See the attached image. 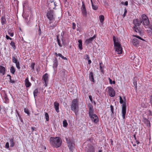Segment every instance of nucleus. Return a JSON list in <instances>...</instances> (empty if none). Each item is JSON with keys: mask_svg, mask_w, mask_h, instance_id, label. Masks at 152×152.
Wrapping results in <instances>:
<instances>
[{"mask_svg": "<svg viewBox=\"0 0 152 152\" xmlns=\"http://www.w3.org/2000/svg\"><path fill=\"white\" fill-rule=\"evenodd\" d=\"M49 143L50 145L55 148L60 147L62 143V140L61 138L59 137H51L50 138Z\"/></svg>", "mask_w": 152, "mask_h": 152, "instance_id": "f257e3e1", "label": "nucleus"}, {"mask_svg": "<svg viewBox=\"0 0 152 152\" xmlns=\"http://www.w3.org/2000/svg\"><path fill=\"white\" fill-rule=\"evenodd\" d=\"M113 41L114 42V48L115 51L118 54H121L123 51L120 42L118 40L116 41L115 36L113 37Z\"/></svg>", "mask_w": 152, "mask_h": 152, "instance_id": "f03ea898", "label": "nucleus"}, {"mask_svg": "<svg viewBox=\"0 0 152 152\" xmlns=\"http://www.w3.org/2000/svg\"><path fill=\"white\" fill-rule=\"evenodd\" d=\"M142 23V25L145 28H148L150 27L152 29V24L150 23L149 19L147 16L144 14H142L141 16Z\"/></svg>", "mask_w": 152, "mask_h": 152, "instance_id": "7ed1b4c3", "label": "nucleus"}, {"mask_svg": "<svg viewBox=\"0 0 152 152\" xmlns=\"http://www.w3.org/2000/svg\"><path fill=\"white\" fill-rule=\"evenodd\" d=\"M124 100L122 99V97L121 96H119L120 102L121 104H123L121 113L123 118L124 119L125 118L126 113V101L125 97H124Z\"/></svg>", "mask_w": 152, "mask_h": 152, "instance_id": "20e7f679", "label": "nucleus"}, {"mask_svg": "<svg viewBox=\"0 0 152 152\" xmlns=\"http://www.w3.org/2000/svg\"><path fill=\"white\" fill-rule=\"evenodd\" d=\"M78 101L77 99H74L72 102L71 110L74 111L75 115H77L78 111Z\"/></svg>", "mask_w": 152, "mask_h": 152, "instance_id": "39448f33", "label": "nucleus"}, {"mask_svg": "<svg viewBox=\"0 0 152 152\" xmlns=\"http://www.w3.org/2000/svg\"><path fill=\"white\" fill-rule=\"evenodd\" d=\"M47 16L49 20V23L51 24L54 20L55 18L53 17V12L51 10H50L48 11L47 13Z\"/></svg>", "mask_w": 152, "mask_h": 152, "instance_id": "423d86ee", "label": "nucleus"}, {"mask_svg": "<svg viewBox=\"0 0 152 152\" xmlns=\"http://www.w3.org/2000/svg\"><path fill=\"white\" fill-rule=\"evenodd\" d=\"M82 6L81 8L82 13L83 16L86 17L87 16V12L86 6L84 1H82Z\"/></svg>", "mask_w": 152, "mask_h": 152, "instance_id": "0eeeda50", "label": "nucleus"}, {"mask_svg": "<svg viewBox=\"0 0 152 152\" xmlns=\"http://www.w3.org/2000/svg\"><path fill=\"white\" fill-rule=\"evenodd\" d=\"M107 88L108 89V91L109 96L111 97L114 96L115 92L113 88L111 87H108Z\"/></svg>", "mask_w": 152, "mask_h": 152, "instance_id": "6e6552de", "label": "nucleus"}, {"mask_svg": "<svg viewBox=\"0 0 152 152\" xmlns=\"http://www.w3.org/2000/svg\"><path fill=\"white\" fill-rule=\"evenodd\" d=\"M42 80L43 81V83H44V86L46 87L47 86V83L48 80V76L47 73L45 74L42 76Z\"/></svg>", "mask_w": 152, "mask_h": 152, "instance_id": "1a4fd4ad", "label": "nucleus"}, {"mask_svg": "<svg viewBox=\"0 0 152 152\" xmlns=\"http://www.w3.org/2000/svg\"><path fill=\"white\" fill-rule=\"evenodd\" d=\"M86 152H95V148L91 145H87L85 149Z\"/></svg>", "mask_w": 152, "mask_h": 152, "instance_id": "9d476101", "label": "nucleus"}, {"mask_svg": "<svg viewBox=\"0 0 152 152\" xmlns=\"http://www.w3.org/2000/svg\"><path fill=\"white\" fill-rule=\"evenodd\" d=\"M89 117L91 118L92 121L95 123H97L99 121L98 117L95 114L89 116Z\"/></svg>", "mask_w": 152, "mask_h": 152, "instance_id": "9b49d317", "label": "nucleus"}, {"mask_svg": "<svg viewBox=\"0 0 152 152\" xmlns=\"http://www.w3.org/2000/svg\"><path fill=\"white\" fill-rule=\"evenodd\" d=\"M142 121L144 124H146V126L148 127H150L151 126V123L145 117H142Z\"/></svg>", "mask_w": 152, "mask_h": 152, "instance_id": "f8f14e48", "label": "nucleus"}, {"mask_svg": "<svg viewBox=\"0 0 152 152\" xmlns=\"http://www.w3.org/2000/svg\"><path fill=\"white\" fill-rule=\"evenodd\" d=\"M142 23V20L138 19H136L133 20V23L134 25V27L139 26Z\"/></svg>", "mask_w": 152, "mask_h": 152, "instance_id": "ddd939ff", "label": "nucleus"}, {"mask_svg": "<svg viewBox=\"0 0 152 152\" xmlns=\"http://www.w3.org/2000/svg\"><path fill=\"white\" fill-rule=\"evenodd\" d=\"M66 72V70L62 69L60 71V72L58 73V75H59L61 77H65V73Z\"/></svg>", "mask_w": 152, "mask_h": 152, "instance_id": "4468645a", "label": "nucleus"}, {"mask_svg": "<svg viewBox=\"0 0 152 152\" xmlns=\"http://www.w3.org/2000/svg\"><path fill=\"white\" fill-rule=\"evenodd\" d=\"M88 107L89 108V116L94 114L93 113L94 110L92 105L91 104H90L88 105Z\"/></svg>", "mask_w": 152, "mask_h": 152, "instance_id": "2eb2a0df", "label": "nucleus"}, {"mask_svg": "<svg viewBox=\"0 0 152 152\" xmlns=\"http://www.w3.org/2000/svg\"><path fill=\"white\" fill-rule=\"evenodd\" d=\"M95 38V36H94L93 37H90L88 39H86L85 41V43L86 45H88L90 43H92L93 40Z\"/></svg>", "mask_w": 152, "mask_h": 152, "instance_id": "dca6fc26", "label": "nucleus"}, {"mask_svg": "<svg viewBox=\"0 0 152 152\" xmlns=\"http://www.w3.org/2000/svg\"><path fill=\"white\" fill-rule=\"evenodd\" d=\"M25 85L26 88L29 87L31 85V83L29 81L28 77L25 79Z\"/></svg>", "mask_w": 152, "mask_h": 152, "instance_id": "f3484780", "label": "nucleus"}, {"mask_svg": "<svg viewBox=\"0 0 152 152\" xmlns=\"http://www.w3.org/2000/svg\"><path fill=\"white\" fill-rule=\"evenodd\" d=\"M68 146L69 148V150L72 151L73 150V148L74 147L75 144L72 141L71 142H69L68 144Z\"/></svg>", "mask_w": 152, "mask_h": 152, "instance_id": "a211bd4d", "label": "nucleus"}, {"mask_svg": "<svg viewBox=\"0 0 152 152\" xmlns=\"http://www.w3.org/2000/svg\"><path fill=\"white\" fill-rule=\"evenodd\" d=\"M54 107L55 110L57 113H59V104L56 102H54Z\"/></svg>", "mask_w": 152, "mask_h": 152, "instance_id": "6ab92c4d", "label": "nucleus"}, {"mask_svg": "<svg viewBox=\"0 0 152 152\" xmlns=\"http://www.w3.org/2000/svg\"><path fill=\"white\" fill-rule=\"evenodd\" d=\"M6 72V69L3 66H0V73L2 75H4Z\"/></svg>", "mask_w": 152, "mask_h": 152, "instance_id": "aec40b11", "label": "nucleus"}, {"mask_svg": "<svg viewBox=\"0 0 152 152\" xmlns=\"http://www.w3.org/2000/svg\"><path fill=\"white\" fill-rule=\"evenodd\" d=\"M57 6L55 2L54 1L51 2L50 4H49V8L50 9H54Z\"/></svg>", "mask_w": 152, "mask_h": 152, "instance_id": "412c9836", "label": "nucleus"}, {"mask_svg": "<svg viewBox=\"0 0 152 152\" xmlns=\"http://www.w3.org/2000/svg\"><path fill=\"white\" fill-rule=\"evenodd\" d=\"M133 44L135 46H137L139 45V40L136 38L134 39L132 41Z\"/></svg>", "mask_w": 152, "mask_h": 152, "instance_id": "4be33fe9", "label": "nucleus"}, {"mask_svg": "<svg viewBox=\"0 0 152 152\" xmlns=\"http://www.w3.org/2000/svg\"><path fill=\"white\" fill-rule=\"evenodd\" d=\"M17 59V57L16 55H12V61L13 63H15L18 61Z\"/></svg>", "mask_w": 152, "mask_h": 152, "instance_id": "5701e85b", "label": "nucleus"}, {"mask_svg": "<svg viewBox=\"0 0 152 152\" xmlns=\"http://www.w3.org/2000/svg\"><path fill=\"white\" fill-rule=\"evenodd\" d=\"M89 78L90 81H91L93 82H94V79L93 73L92 72H90L89 73Z\"/></svg>", "mask_w": 152, "mask_h": 152, "instance_id": "b1692460", "label": "nucleus"}, {"mask_svg": "<svg viewBox=\"0 0 152 152\" xmlns=\"http://www.w3.org/2000/svg\"><path fill=\"white\" fill-rule=\"evenodd\" d=\"M9 142L10 144V146L11 147H13L15 145L14 140L13 138H11L9 140Z\"/></svg>", "mask_w": 152, "mask_h": 152, "instance_id": "393cba45", "label": "nucleus"}, {"mask_svg": "<svg viewBox=\"0 0 152 152\" xmlns=\"http://www.w3.org/2000/svg\"><path fill=\"white\" fill-rule=\"evenodd\" d=\"M1 23L2 25H4L6 23V19L5 16H2L1 18Z\"/></svg>", "mask_w": 152, "mask_h": 152, "instance_id": "a878e982", "label": "nucleus"}, {"mask_svg": "<svg viewBox=\"0 0 152 152\" xmlns=\"http://www.w3.org/2000/svg\"><path fill=\"white\" fill-rule=\"evenodd\" d=\"M78 42H79L78 47L79 48L80 50H82L83 49L82 41L80 39L78 41Z\"/></svg>", "mask_w": 152, "mask_h": 152, "instance_id": "bb28decb", "label": "nucleus"}, {"mask_svg": "<svg viewBox=\"0 0 152 152\" xmlns=\"http://www.w3.org/2000/svg\"><path fill=\"white\" fill-rule=\"evenodd\" d=\"M133 29L136 32L140 33L141 32L140 28L138 27H134Z\"/></svg>", "mask_w": 152, "mask_h": 152, "instance_id": "cd10ccee", "label": "nucleus"}, {"mask_svg": "<svg viewBox=\"0 0 152 152\" xmlns=\"http://www.w3.org/2000/svg\"><path fill=\"white\" fill-rule=\"evenodd\" d=\"M38 93V88H36L34 91L33 92L34 96L35 98L36 96H37Z\"/></svg>", "mask_w": 152, "mask_h": 152, "instance_id": "c85d7f7f", "label": "nucleus"}, {"mask_svg": "<svg viewBox=\"0 0 152 152\" xmlns=\"http://www.w3.org/2000/svg\"><path fill=\"white\" fill-rule=\"evenodd\" d=\"M58 23V22L55 21L53 24L50 26V27L52 28H54L57 26Z\"/></svg>", "mask_w": 152, "mask_h": 152, "instance_id": "c756f323", "label": "nucleus"}, {"mask_svg": "<svg viewBox=\"0 0 152 152\" xmlns=\"http://www.w3.org/2000/svg\"><path fill=\"white\" fill-rule=\"evenodd\" d=\"M10 71L11 73L14 74L15 71V69L13 66H12L11 67Z\"/></svg>", "mask_w": 152, "mask_h": 152, "instance_id": "7c9ffc66", "label": "nucleus"}, {"mask_svg": "<svg viewBox=\"0 0 152 152\" xmlns=\"http://www.w3.org/2000/svg\"><path fill=\"white\" fill-rule=\"evenodd\" d=\"M99 19L100 22L103 23L104 20V17L103 15H101L99 16Z\"/></svg>", "mask_w": 152, "mask_h": 152, "instance_id": "2f4dec72", "label": "nucleus"}, {"mask_svg": "<svg viewBox=\"0 0 152 152\" xmlns=\"http://www.w3.org/2000/svg\"><path fill=\"white\" fill-rule=\"evenodd\" d=\"M57 39L58 45L60 47H62V45L61 42V41L59 39V37L58 36H57Z\"/></svg>", "mask_w": 152, "mask_h": 152, "instance_id": "473e14b6", "label": "nucleus"}, {"mask_svg": "<svg viewBox=\"0 0 152 152\" xmlns=\"http://www.w3.org/2000/svg\"><path fill=\"white\" fill-rule=\"evenodd\" d=\"M10 45L12 47L14 50L15 49L16 46L15 43L13 41H12L10 43Z\"/></svg>", "mask_w": 152, "mask_h": 152, "instance_id": "72a5a7b5", "label": "nucleus"}, {"mask_svg": "<svg viewBox=\"0 0 152 152\" xmlns=\"http://www.w3.org/2000/svg\"><path fill=\"white\" fill-rule=\"evenodd\" d=\"M63 126L64 127H66L68 125V124H67V122L66 120H64L63 121Z\"/></svg>", "mask_w": 152, "mask_h": 152, "instance_id": "f704fd0d", "label": "nucleus"}, {"mask_svg": "<svg viewBox=\"0 0 152 152\" xmlns=\"http://www.w3.org/2000/svg\"><path fill=\"white\" fill-rule=\"evenodd\" d=\"M148 28L149 29H147L146 30V31H147L149 35H151L152 34V29L150 27H149Z\"/></svg>", "mask_w": 152, "mask_h": 152, "instance_id": "c9c22d12", "label": "nucleus"}, {"mask_svg": "<svg viewBox=\"0 0 152 152\" xmlns=\"http://www.w3.org/2000/svg\"><path fill=\"white\" fill-rule=\"evenodd\" d=\"M16 64V66L17 68L18 69H20V63L19 61L17 62L16 63H15Z\"/></svg>", "mask_w": 152, "mask_h": 152, "instance_id": "e433bc0d", "label": "nucleus"}, {"mask_svg": "<svg viewBox=\"0 0 152 152\" xmlns=\"http://www.w3.org/2000/svg\"><path fill=\"white\" fill-rule=\"evenodd\" d=\"M58 56H59L61 57L62 59L64 60H67V58L66 57H64L62 56V55L61 53H58Z\"/></svg>", "mask_w": 152, "mask_h": 152, "instance_id": "4c0bfd02", "label": "nucleus"}, {"mask_svg": "<svg viewBox=\"0 0 152 152\" xmlns=\"http://www.w3.org/2000/svg\"><path fill=\"white\" fill-rule=\"evenodd\" d=\"M45 116L47 121H48L49 119V117L48 114L47 113H46L45 114Z\"/></svg>", "mask_w": 152, "mask_h": 152, "instance_id": "58836bf2", "label": "nucleus"}, {"mask_svg": "<svg viewBox=\"0 0 152 152\" xmlns=\"http://www.w3.org/2000/svg\"><path fill=\"white\" fill-rule=\"evenodd\" d=\"M92 9L94 10H97L98 9V7L96 5H95L94 4H93L92 6Z\"/></svg>", "mask_w": 152, "mask_h": 152, "instance_id": "ea45409f", "label": "nucleus"}, {"mask_svg": "<svg viewBox=\"0 0 152 152\" xmlns=\"http://www.w3.org/2000/svg\"><path fill=\"white\" fill-rule=\"evenodd\" d=\"M64 33H65V32L64 31H62V32L61 33V36L62 37L61 40L62 41V43L63 44H64V42L63 40V36L64 35Z\"/></svg>", "mask_w": 152, "mask_h": 152, "instance_id": "a19ab883", "label": "nucleus"}, {"mask_svg": "<svg viewBox=\"0 0 152 152\" xmlns=\"http://www.w3.org/2000/svg\"><path fill=\"white\" fill-rule=\"evenodd\" d=\"M133 85L135 87L136 90H137V82L136 81H134L133 82Z\"/></svg>", "mask_w": 152, "mask_h": 152, "instance_id": "79ce46f5", "label": "nucleus"}, {"mask_svg": "<svg viewBox=\"0 0 152 152\" xmlns=\"http://www.w3.org/2000/svg\"><path fill=\"white\" fill-rule=\"evenodd\" d=\"M54 63L53 64V67L56 68H57L58 65L57 61H55L54 62Z\"/></svg>", "mask_w": 152, "mask_h": 152, "instance_id": "37998d69", "label": "nucleus"}, {"mask_svg": "<svg viewBox=\"0 0 152 152\" xmlns=\"http://www.w3.org/2000/svg\"><path fill=\"white\" fill-rule=\"evenodd\" d=\"M35 65V64L34 63H33L31 64V68L33 70H34Z\"/></svg>", "mask_w": 152, "mask_h": 152, "instance_id": "c03bdc74", "label": "nucleus"}, {"mask_svg": "<svg viewBox=\"0 0 152 152\" xmlns=\"http://www.w3.org/2000/svg\"><path fill=\"white\" fill-rule=\"evenodd\" d=\"M24 112L26 113L28 115H29V114L30 113H29V110H28V109H26V108H24Z\"/></svg>", "mask_w": 152, "mask_h": 152, "instance_id": "a18cd8bd", "label": "nucleus"}, {"mask_svg": "<svg viewBox=\"0 0 152 152\" xmlns=\"http://www.w3.org/2000/svg\"><path fill=\"white\" fill-rule=\"evenodd\" d=\"M5 148L7 149H8L9 148V142H6L5 146Z\"/></svg>", "mask_w": 152, "mask_h": 152, "instance_id": "49530a36", "label": "nucleus"}, {"mask_svg": "<svg viewBox=\"0 0 152 152\" xmlns=\"http://www.w3.org/2000/svg\"><path fill=\"white\" fill-rule=\"evenodd\" d=\"M109 83L110 84H115V81H112V80L110 79V78H109Z\"/></svg>", "mask_w": 152, "mask_h": 152, "instance_id": "de8ad7c7", "label": "nucleus"}, {"mask_svg": "<svg viewBox=\"0 0 152 152\" xmlns=\"http://www.w3.org/2000/svg\"><path fill=\"white\" fill-rule=\"evenodd\" d=\"M99 65L100 66V70L101 69H103V64L102 62H100L99 63Z\"/></svg>", "mask_w": 152, "mask_h": 152, "instance_id": "09e8293b", "label": "nucleus"}, {"mask_svg": "<svg viewBox=\"0 0 152 152\" xmlns=\"http://www.w3.org/2000/svg\"><path fill=\"white\" fill-rule=\"evenodd\" d=\"M66 142L67 144L72 142L71 141L70 139L69 138H66Z\"/></svg>", "mask_w": 152, "mask_h": 152, "instance_id": "8fccbe9b", "label": "nucleus"}, {"mask_svg": "<svg viewBox=\"0 0 152 152\" xmlns=\"http://www.w3.org/2000/svg\"><path fill=\"white\" fill-rule=\"evenodd\" d=\"M110 108H111V111L112 112V114H113L114 113V109L112 105H111L110 106Z\"/></svg>", "mask_w": 152, "mask_h": 152, "instance_id": "3c124183", "label": "nucleus"}, {"mask_svg": "<svg viewBox=\"0 0 152 152\" xmlns=\"http://www.w3.org/2000/svg\"><path fill=\"white\" fill-rule=\"evenodd\" d=\"M127 12V11L126 9H125L124 10V13L123 15V16L124 18L126 16V14Z\"/></svg>", "mask_w": 152, "mask_h": 152, "instance_id": "603ef678", "label": "nucleus"}, {"mask_svg": "<svg viewBox=\"0 0 152 152\" xmlns=\"http://www.w3.org/2000/svg\"><path fill=\"white\" fill-rule=\"evenodd\" d=\"M84 58H85L86 59H89V58L88 55L87 54H86L84 56Z\"/></svg>", "mask_w": 152, "mask_h": 152, "instance_id": "864d4df0", "label": "nucleus"}, {"mask_svg": "<svg viewBox=\"0 0 152 152\" xmlns=\"http://www.w3.org/2000/svg\"><path fill=\"white\" fill-rule=\"evenodd\" d=\"M41 34H42V31H41V30L40 28V27H39V29L38 30V34L40 36Z\"/></svg>", "mask_w": 152, "mask_h": 152, "instance_id": "5fc2aeb1", "label": "nucleus"}, {"mask_svg": "<svg viewBox=\"0 0 152 152\" xmlns=\"http://www.w3.org/2000/svg\"><path fill=\"white\" fill-rule=\"evenodd\" d=\"M73 29H75L76 28V24L75 23H72Z\"/></svg>", "mask_w": 152, "mask_h": 152, "instance_id": "6e6d98bb", "label": "nucleus"}, {"mask_svg": "<svg viewBox=\"0 0 152 152\" xmlns=\"http://www.w3.org/2000/svg\"><path fill=\"white\" fill-rule=\"evenodd\" d=\"M6 39H10V40H11L12 39V38H11V37H10L8 35H6Z\"/></svg>", "mask_w": 152, "mask_h": 152, "instance_id": "4d7b16f0", "label": "nucleus"}, {"mask_svg": "<svg viewBox=\"0 0 152 152\" xmlns=\"http://www.w3.org/2000/svg\"><path fill=\"white\" fill-rule=\"evenodd\" d=\"M9 82H10V83H15V81L14 80H12L11 79V78H10V81Z\"/></svg>", "mask_w": 152, "mask_h": 152, "instance_id": "13d9d810", "label": "nucleus"}, {"mask_svg": "<svg viewBox=\"0 0 152 152\" xmlns=\"http://www.w3.org/2000/svg\"><path fill=\"white\" fill-rule=\"evenodd\" d=\"M148 114L149 115L152 116V112L151 110H149L148 111Z\"/></svg>", "mask_w": 152, "mask_h": 152, "instance_id": "bf43d9fd", "label": "nucleus"}, {"mask_svg": "<svg viewBox=\"0 0 152 152\" xmlns=\"http://www.w3.org/2000/svg\"><path fill=\"white\" fill-rule=\"evenodd\" d=\"M9 34L10 35L11 37H12L14 35V34L13 33H9Z\"/></svg>", "mask_w": 152, "mask_h": 152, "instance_id": "052dcab7", "label": "nucleus"}, {"mask_svg": "<svg viewBox=\"0 0 152 152\" xmlns=\"http://www.w3.org/2000/svg\"><path fill=\"white\" fill-rule=\"evenodd\" d=\"M89 98L90 100L92 102L93 99H92V96L91 95H89Z\"/></svg>", "mask_w": 152, "mask_h": 152, "instance_id": "680f3d73", "label": "nucleus"}, {"mask_svg": "<svg viewBox=\"0 0 152 152\" xmlns=\"http://www.w3.org/2000/svg\"><path fill=\"white\" fill-rule=\"evenodd\" d=\"M5 100H6V103H8V101H9V99H8V98L6 97H5Z\"/></svg>", "mask_w": 152, "mask_h": 152, "instance_id": "e2e57ef3", "label": "nucleus"}, {"mask_svg": "<svg viewBox=\"0 0 152 152\" xmlns=\"http://www.w3.org/2000/svg\"><path fill=\"white\" fill-rule=\"evenodd\" d=\"M136 37L138 38L139 39H140L141 40H144V39H142V38H141L140 37H139V36H136Z\"/></svg>", "mask_w": 152, "mask_h": 152, "instance_id": "0e129e2a", "label": "nucleus"}, {"mask_svg": "<svg viewBox=\"0 0 152 152\" xmlns=\"http://www.w3.org/2000/svg\"><path fill=\"white\" fill-rule=\"evenodd\" d=\"M16 113H17V115H18V116L19 117H20V114H19V113H18V111L17 110H16Z\"/></svg>", "mask_w": 152, "mask_h": 152, "instance_id": "69168bd1", "label": "nucleus"}, {"mask_svg": "<svg viewBox=\"0 0 152 152\" xmlns=\"http://www.w3.org/2000/svg\"><path fill=\"white\" fill-rule=\"evenodd\" d=\"M36 128L34 127H31V129H32V132H33L34 131V129H35Z\"/></svg>", "mask_w": 152, "mask_h": 152, "instance_id": "338daca9", "label": "nucleus"}, {"mask_svg": "<svg viewBox=\"0 0 152 152\" xmlns=\"http://www.w3.org/2000/svg\"><path fill=\"white\" fill-rule=\"evenodd\" d=\"M150 102H151V106H152V94L151 96V98Z\"/></svg>", "mask_w": 152, "mask_h": 152, "instance_id": "774afa93", "label": "nucleus"}]
</instances>
